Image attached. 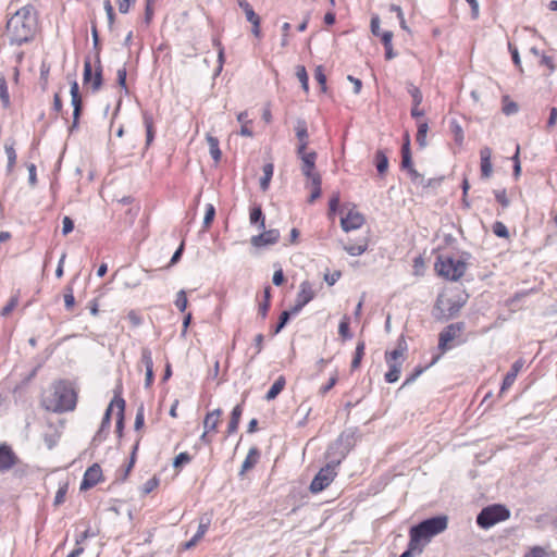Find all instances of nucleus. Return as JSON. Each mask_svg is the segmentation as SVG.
Segmentation results:
<instances>
[{
    "label": "nucleus",
    "mask_w": 557,
    "mask_h": 557,
    "mask_svg": "<svg viewBox=\"0 0 557 557\" xmlns=\"http://www.w3.org/2000/svg\"><path fill=\"white\" fill-rule=\"evenodd\" d=\"M175 306L181 312H184L187 308V297L184 290H180L176 296Z\"/></svg>",
    "instance_id": "864d4df0"
},
{
    "label": "nucleus",
    "mask_w": 557,
    "mask_h": 557,
    "mask_svg": "<svg viewBox=\"0 0 557 557\" xmlns=\"http://www.w3.org/2000/svg\"><path fill=\"white\" fill-rule=\"evenodd\" d=\"M249 220L252 225H258L259 230L265 228V219L260 206H256L250 210Z\"/></svg>",
    "instance_id": "a878e982"
},
{
    "label": "nucleus",
    "mask_w": 557,
    "mask_h": 557,
    "mask_svg": "<svg viewBox=\"0 0 557 557\" xmlns=\"http://www.w3.org/2000/svg\"><path fill=\"white\" fill-rule=\"evenodd\" d=\"M492 150L488 147H483L480 150L481 158V176L488 178L492 175L493 168L491 162Z\"/></svg>",
    "instance_id": "2eb2a0df"
},
{
    "label": "nucleus",
    "mask_w": 557,
    "mask_h": 557,
    "mask_svg": "<svg viewBox=\"0 0 557 557\" xmlns=\"http://www.w3.org/2000/svg\"><path fill=\"white\" fill-rule=\"evenodd\" d=\"M447 523L446 516H434L424 519L410 528L409 536L413 537V542H419L424 546L433 536L445 531Z\"/></svg>",
    "instance_id": "7ed1b4c3"
},
{
    "label": "nucleus",
    "mask_w": 557,
    "mask_h": 557,
    "mask_svg": "<svg viewBox=\"0 0 557 557\" xmlns=\"http://www.w3.org/2000/svg\"><path fill=\"white\" fill-rule=\"evenodd\" d=\"M115 406V403H114V398L111 400V403L109 404L104 414H103V418H102V421H101V426H100V431H103L104 429H108L110 426V423H111V412H112V409L113 407Z\"/></svg>",
    "instance_id": "de8ad7c7"
},
{
    "label": "nucleus",
    "mask_w": 557,
    "mask_h": 557,
    "mask_svg": "<svg viewBox=\"0 0 557 557\" xmlns=\"http://www.w3.org/2000/svg\"><path fill=\"white\" fill-rule=\"evenodd\" d=\"M83 82L85 85L91 83L92 91L99 90L102 86V67L99 64L92 76V66L89 58L84 61Z\"/></svg>",
    "instance_id": "9d476101"
},
{
    "label": "nucleus",
    "mask_w": 557,
    "mask_h": 557,
    "mask_svg": "<svg viewBox=\"0 0 557 557\" xmlns=\"http://www.w3.org/2000/svg\"><path fill=\"white\" fill-rule=\"evenodd\" d=\"M46 408L53 412L73 410L76 405V394L73 387L65 381L53 385L52 393L45 399Z\"/></svg>",
    "instance_id": "f03ea898"
},
{
    "label": "nucleus",
    "mask_w": 557,
    "mask_h": 557,
    "mask_svg": "<svg viewBox=\"0 0 557 557\" xmlns=\"http://www.w3.org/2000/svg\"><path fill=\"white\" fill-rule=\"evenodd\" d=\"M338 462L327 463L325 467L321 468L320 471L315 474L313 480L310 483L311 493H319L326 488L336 476V467Z\"/></svg>",
    "instance_id": "0eeeda50"
},
{
    "label": "nucleus",
    "mask_w": 557,
    "mask_h": 557,
    "mask_svg": "<svg viewBox=\"0 0 557 557\" xmlns=\"http://www.w3.org/2000/svg\"><path fill=\"white\" fill-rule=\"evenodd\" d=\"M295 132H296V137L298 139V144L299 145L304 144L305 146H308L309 134H308L307 123L305 120H302V119L297 120L296 125H295Z\"/></svg>",
    "instance_id": "412c9836"
},
{
    "label": "nucleus",
    "mask_w": 557,
    "mask_h": 557,
    "mask_svg": "<svg viewBox=\"0 0 557 557\" xmlns=\"http://www.w3.org/2000/svg\"><path fill=\"white\" fill-rule=\"evenodd\" d=\"M409 175H410L411 182L416 186H420L422 188H428L434 184L433 178L425 180V177L422 174H420L417 170H412Z\"/></svg>",
    "instance_id": "473e14b6"
},
{
    "label": "nucleus",
    "mask_w": 557,
    "mask_h": 557,
    "mask_svg": "<svg viewBox=\"0 0 557 557\" xmlns=\"http://www.w3.org/2000/svg\"><path fill=\"white\" fill-rule=\"evenodd\" d=\"M556 122H557V108L556 107H550L549 108V116H548V120H547L546 127L547 128L554 127L556 125Z\"/></svg>",
    "instance_id": "774afa93"
},
{
    "label": "nucleus",
    "mask_w": 557,
    "mask_h": 557,
    "mask_svg": "<svg viewBox=\"0 0 557 557\" xmlns=\"http://www.w3.org/2000/svg\"><path fill=\"white\" fill-rule=\"evenodd\" d=\"M140 361L144 364L146 370H152L153 369L152 354H151V350L149 348H147V347L141 348Z\"/></svg>",
    "instance_id": "37998d69"
},
{
    "label": "nucleus",
    "mask_w": 557,
    "mask_h": 557,
    "mask_svg": "<svg viewBox=\"0 0 557 557\" xmlns=\"http://www.w3.org/2000/svg\"><path fill=\"white\" fill-rule=\"evenodd\" d=\"M466 299L461 296H438L434 306L433 315L440 321H448L455 318L465 306Z\"/></svg>",
    "instance_id": "39448f33"
},
{
    "label": "nucleus",
    "mask_w": 557,
    "mask_h": 557,
    "mask_svg": "<svg viewBox=\"0 0 557 557\" xmlns=\"http://www.w3.org/2000/svg\"><path fill=\"white\" fill-rule=\"evenodd\" d=\"M238 5L243 9L247 21H251L252 18L256 20V17L259 16L247 0H238Z\"/></svg>",
    "instance_id": "49530a36"
},
{
    "label": "nucleus",
    "mask_w": 557,
    "mask_h": 557,
    "mask_svg": "<svg viewBox=\"0 0 557 557\" xmlns=\"http://www.w3.org/2000/svg\"><path fill=\"white\" fill-rule=\"evenodd\" d=\"M407 91L412 98V104H416V107H419L423 99L421 90L417 86H414L412 83H408Z\"/></svg>",
    "instance_id": "a19ab883"
},
{
    "label": "nucleus",
    "mask_w": 557,
    "mask_h": 557,
    "mask_svg": "<svg viewBox=\"0 0 557 557\" xmlns=\"http://www.w3.org/2000/svg\"><path fill=\"white\" fill-rule=\"evenodd\" d=\"M290 320L289 314L284 310L278 318V322L274 329V334H278Z\"/></svg>",
    "instance_id": "6e6d98bb"
},
{
    "label": "nucleus",
    "mask_w": 557,
    "mask_h": 557,
    "mask_svg": "<svg viewBox=\"0 0 557 557\" xmlns=\"http://www.w3.org/2000/svg\"><path fill=\"white\" fill-rule=\"evenodd\" d=\"M314 78L319 83V85L321 86V89L323 91H325V89H326V76H325L323 67L321 65L315 67Z\"/></svg>",
    "instance_id": "8fccbe9b"
},
{
    "label": "nucleus",
    "mask_w": 557,
    "mask_h": 557,
    "mask_svg": "<svg viewBox=\"0 0 557 557\" xmlns=\"http://www.w3.org/2000/svg\"><path fill=\"white\" fill-rule=\"evenodd\" d=\"M103 8L108 16L109 26L111 27L114 23L115 14L110 0H104Z\"/></svg>",
    "instance_id": "052dcab7"
},
{
    "label": "nucleus",
    "mask_w": 557,
    "mask_h": 557,
    "mask_svg": "<svg viewBox=\"0 0 557 557\" xmlns=\"http://www.w3.org/2000/svg\"><path fill=\"white\" fill-rule=\"evenodd\" d=\"M494 195L496 200L502 205L503 208H508L510 205V201L507 197L505 189H496L494 190Z\"/></svg>",
    "instance_id": "5fc2aeb1"
},
{
    "label": "nucleus",
    "mask_w": 557,
    "mask_h": 557,
    "mask_svg": "<svg viewBox=\"0 0 557 557\" xmlns=\"http://www.w3.org/2000/svg\"><path fill=\"white\" fill-rule=\"evenodd\" d=\"M508 49H509V51L511 53L512 62L515 63V65L517 67H519L520 72H523L522 66H521L520 54H519V51H518L517 47H515L513 45H511L509 42L508 44Z\"/></svg>",
    "instance_id": "4d7b16f0"
},
{
    "label": "nucleus",
    "mask_w": 557,
    "mask_h": 557,
    "mask_svg": "<svg viewBox=\"0 0 557 557\" xmlns=\"http://www.w3.org/2000/svg\"><path fill=\"white\" fill-rule=\"evenodd\" d=\"M74 228V222L70 216H64L62 220V234L67 235Z\"/></svg>",
    "instance_id": "0e129e2a"
},
{
    "label": "nucleus",
    "mask_w": 557,
    "mask_h": 557,
    "mask_svg": "<svg viewBox=\"0 0 557 557\" xmlns=\"http://www.w3.org/2000/svg\"><path fill=\"white\" fill-rule=\"evenodd\" d=\"M91 36H92V41H94V48L96 50V59H97V62L99 63L100 62V58H99V34H98V29H97V26L96 24L92 23L91 25Z\"/></svg>",
    "instance_id": "13d9d810"
},
{
    "label": "nucleus",
    "mask_w": 557,
    "mask_h": 557,
    "mask_svg": "<svg viewBox=\"0 0 557 557\" xmlns=\"http://www.w3.org/2000/svg\"><path fill=\"white\" fill-rule=\"evenodd\" d=\"M143 120L146 127V145L149 146L154 138L153 117L150 113L144 112Z\"/></svg>",
    "instance_id": "bb28decb"
},
{
    "label": "nucleus",
    "mask_w": 557,
    "mask_h": 557,
    "mask_svg": "<svg viewBox=\"0 0 557 557\" xmlns=\"http://www.w3.org/2000/svg\"><path fill=\"white\" fill-rule=\"evenodd\" d=\"M393 33L389 30L382 32V42L385 48V58L386 60H392L395 57L392 46Z\"/></svg>",
    "instance_id": "2f4dec72"
},
{
    "label": "nucleus",
    "mask_w": 557,
    "mask_h": 557,
    "mask_svg": "<svg viewBox=\"0 0 557 557\" xmlns=\"http://www.w3.org/2000/svg\"><path fill=\"white\" fill-rule=\"evenodd\" d=\"M344 249L350 256L357 257V256L362 255L367 250V243L356 244V245H347L344 247Z\"/></svg>",
    "instance_id": "a18cd8bd"
},
{
    "label": "nucleus",
    "mask_w": 557,
    "mask_h": 557,
    "mask_svg": "<svg viewBox=\"0 0 557 557\" xmlns=\"http://www.w3.org/2000/svg\"><path fill=\"white\" fill-rule=\"evenodd\" d=\"M214 216H215V208L213 205L208 203L206 207V213H205V218H203V226L208 227L212 223Z\"/></svg>",
    "instance_id": "3c124183"
},
{
    "label": "nucleus",
    "mask_w": 557,
    "mask_h": 557,
    "mask_svg": "<svg viewBox=\"0 0 557 557\" xmlns=\"http://www.w3.org/2000/svg\"><path fill=\"white\" fill-rule=\"evenodd\" d=\"M523 364H524V361L522 359H518L512 363L510 371L505 375V377L503 380L500 392L506 391L513 384V382L516 381V377H517L519 371L522 369Z\"/></svg>",
    "instance_id": "dca6fc26"
},
{
    "label": "nucleus",
    "mask_w": 557,
    "mask_h": 557,
    "mask_svg": "<svg viewBox=\"0 0 557 557\" xmlns=\"http://www.w3.org/2000/svg\"><path fill=\"white\" fill-rule=\"evenodd\" d=\"M296 76L299 79L301 87L305 91L309 90V77L304 65H298L296 67Z\"/></svg>",
    "instance_id": "79ce46f5"
},
{
    "label": "nucleus",
    "mask_w": 557,
    "mask_h": 557,
    "mask_svg": "<svg viewBox=\"0 0 557 557\" xmlns=\"http://www.w3.org/2000/svg\"><path fill=\"white\" fill-rule=\"evenodd\" d=\"M374 164L379 174L383 175L388 169V158L383 150H377L374 156Z\"/></svg>",
    "instance_id": "c85d7f7f"
},
{
    "label": "nucleus",
    "mask_w": 557,
    "mask_h": 557,
    "mask_svg": "<svg viewBox=\"0 0 557 557\" xmlns=\"http://www.w3.org/2000/svg\"><path fill=\"white\" fill-rule=\"evenodd\" d=\"M5 153L8 157V169L11 170L16 161V153L12 146L5 145Z\"/></svg>",
    "instance_id": "680f3d73"
},
{
    "label": "nucleus",
    "mask_w": 557,
    "mask_h": 557,
    "mask_svg": "<svg viewBox=\"0 0 557 557\" xmlns=\"http://www.w3.org/2000/svg\"><path fill=\"white\" fill-rule=\"evenodd\" d=\"M493 233L500 238H508L509 237V231L507 226L499 221H496L492 226Z\"/></svg>",
    "instance_id": "c03bdc74"
},
{
    "label": "nucleus",
    "mask_w": 557,
    "mask_h": 557,
    "mask_svg": "<svg viewBox=\"0 0 557 557\" xmlns=\"http://www.w3.org/2000/svg\"><path fill=\"white\" fill-rule=\"evenodd\" d=\"M401 168L408 171V174L411 173L412 170H416L412 166L411 151H410V136L406 134L405 143L401 147Z\"/></svg>",
    "instance_id": "a211bd4d"
},
{
    "label": "nucleus",
    "mask_w": 557,
    "mask_h": 557,
    "mask_svg": "<svg viewBox=\"0 0 557 557\" xmlns=\"http://www.w3.org/2000/svg\"><path fill=\"white\" fill-rule=\"evenodd\" d=\"M207 143L212 159L218 162L221 159L222 152L219 147V139L210 134L207 135Z\"/></svg>",
    "instance_id": "7c9ffc66"
},
{
    "label": "nucleus",
    "mask_w": 557,
    "mask_h": 557,
    "mask_svg": "<svg viewBox=\"0 0 557 557\" xmlns=\"http://www.w3.org/2000/svg\"><path fill=\"white\" fill-rule=\"evenodd\" d=\"M222 411L221 409H214L213 411L209 412L203 421L205 430L207 431H214L219 423V418L221 416Z\"/></svg>",
    "instance_id": "cd10ccee"
},
{
    "label": "nucleus",
    "mask_w": 557,
    "mask_h": 557,
    "mask_svg": "<svg viewBox=\"0 0 557 557\" xmlns=\"http://www.w3.org/2000/svg\"><path fill=\"white\" fill-rule=\"evenodd\" d=\"M428 131H429L428 122L424 121V122H420L418 124L417 144L419 145L420 148H425L428 145V143H426Z\"/></svg>",
    "instance_id": "e433bc0d"
},
{
    "label": "nucleus",
    "mask_w": 557,
    "mask_h": 557,
    "mask_svg": "<svg viewBox=\"0 0 557 557\" xmlns=\"http://www.w3.org/2000/svg\"><path fill=\"white\" fill-rule=\"evenodd\" d=\"M285 383H286L285 377L278 376L275 380V382L272 384V386L270 387L268 393L265 394V399L268 401L275 399L277 397V395L283 391Z\"/></svg>",
    "instance_id": "393cba45"
},
{
    "label": "nucleus",
    "mask_w": 557,
    "mask_h": 557,
    "mask_svg": "<svg viewBox=\"0 0 557 557\" xmlns=\"http://www.w3.org/2000/svg\"><path fill=\"white\" fill-rule=\"evenodd\" d=\"M301 160V172L304 175H310L315 169L317 153L309 151L307 156H302Z\"/></svg>",
    "instance_id": "b1692460"
},
{
    "label": "nucleus",
    "mask_w": 557,
    "mask_h": 557,
    "mask_svg": "<svg viewBox=\"0 0 557 557\" xmlns=\"http://www.w3.org/2000/svg\"><path fill=\"white\" fill-rule=\"evenodd\" d=\"M0 99L2 107L8 109L11 104L8 84L3 74H0Z\"/></svg>",
    "instance_id": "c9c22d12"
},
{
    "label": "nucleus",
    "mask_w": 557,
    "mask_h": 557,
    "mask_svg": "<svg viewBox=\"0 0 557 557\" xmlns=\"http://www.w3.org/2000/svg\"><path fill=\"white\" fill-rule=\"evenodd\" d=\"M102 479V470L98 463L91 465L84 473L81 491H87L98 484Z\"/></svg>",
    "instance_id": "f8f14e48"
},
{
    "label": "nucleus",
    "mask_w": 557,
    "mask_h": 557,
    "mask_svg": "<svg viewBox=\"0 0 557 557\" xmlns=\"http://www.w3.org/2000/svg\"><path fill=\"white\" fill-rule=\"evenodd\" d=\"M114 403H115V407L117 408V413H116V432L119 433V435L122 434L123 432V428H124V410H125V400L115 395L114 396Z\"/></svg>",
    "instance_id": "aec40b11"
},
{
    "label": "nucleus",
    "mask_w": 557,
    "mask_h": 557,
    "mask_svg": "<svg viewBox=\"0 0 557 557\" xmlns=\"http://www.w3.org/2000/svg\"><path fill=\"white\" fill-rule=\"evenodd\" d=\"M263 176L260 178V188L265 191L269 188L271 178L273 176L274 166L272 163L263 165Z\"/></svg>",
    "instance_id": "f704fd0d"
},
{
    "label": "nucleus",
    "mask_w": 557,
    "mask_h": 557,
    "mask_svg": "<svg viewBox=\"0 0 557 557\" xmlns=\"http://www.w3.org/2000/svg\"><path fill=\"white\" fill-rule=\"evenodd\" d=\"M315 296L312 285L309 281H304L299 286V292L296 296V300L301 305L306 306Z\"/></svg>",
    "instance_id": "f3484780"
},
{
    "label": "nucleus",
    "mask_w": 557,
    "mask_h": 557,
    "mask_svg": "<svg viewBox=\"0 0 557 557\" xmlns=\"http://www.w3.org/2000/svg\"><path fill=\"white\" fill-rule=\"evenodd\" d=\"M144 423H145V416H144V407L141 406L137 410V413H136V417H135V423H134L135 430L141 429L144 426Z\"/></svg>",
    "instance_id": "69168bd1"
},
{
    "label": "nucleus",
    "mask_w": 557,
    "mask_h": 557,
    "mask_svg": "<svg viewBox=\"0 0 557 557\" xmlns=\"http://www.w3.org/2000/svg\"><path fill=\"white\" fill-rule=\"evenodd\" d=\"M37 29V11L30 4L17 10L7 22V33L11 45L22 46L32 41Z\"/></svg>",
    "instance_id": "f257e3e1"
},
{
    "label": "nucleus",
    "mask_w": 557,
    "mask_h": 557,
    "mask_svg": "<svg viewBox=\"0 0 557 557\" xmlns=\"http://www.w3.org/2000/svg\"><path fill=\"white\" fill-rule=\"evenodd\" d=\"M191 460V457L188 453L184 451V453H180L175 458H174V461H173V467L174 468H181L182 466L188 463L189 461Z\"/></svg>",
    "instance_id": "603ef678"
},
{
    "label": "nucleus",
    "mask_w": 557,
    "mask_h": 557,
    "mask_svg": "<svg viewBox=\"0 0 557 557\" xmlns=\"http://www.w3.org/2000/svg\"><path fill=\"white\" fill-rule=\"evenodd\" d=\"M423 545L419 542H413V537L410 536L407 549L399 557H414L422 553Z\"/></svg>",
    "instance_id": "72a5a7b5"
},
{
    "label": "nucleus",
    "mask_w": 557,
    "mask_h": 557,
    "mask_svg": "<svg viewBox=\"0 0 557 557\" xmlns=\"http://www.w3.org/2000/svg\"><path fill=\"white\" fill-rule=\"evenodd\" d=\"M466 327L463 322L447 325L438 335V349L445 352L450 347L448 343L454 341Z\"/></svg>",
    "instance_id": "1a4fd4ad"
},
{
    "label": "nucleus",
    "mask_w": 557,
    "mask_h": 557,
    "mask_svg": "<svg viewBox=\"0 0 557 557\" xmlns=\"http://www.w3.org/2000/svg\"><path fill=\"white\" fill-rule=\"evenodd\" d=\"M312 186V188H321L322 180L319 173L315 171L310 172V175H305Z\"/></svg>",
    "instance_id": "e2e57ef3"
},
{
    "label": "nucleus",
    "mask_w": 557,
    "mask_h": 557,
    "mask_svg": "<svg viewBox=\"0 0 557 557\" xmlns=\"http://www.w3.org/2000/svg\"><path fill=\"white\" fill-rule=\"evenodd\" d=\"M137 0H117L119 11L122 14H126L129 11L132 4H135Z\"/></svg>",
    "instance_id": "338daca9"
},
{
    "label": "nucleus",
    "mask_w": 557,
    "mask_h": 557,
    "mask_svg": "<svg viewBox=\"0 0 557 557\" xmlns=\"http://www.w3.org/2000/svg\"><path fill=\"white\" fill-rule=\"evenodd\" d=\"M71 104L73 107V122L72 125L69 127L70 133H73L75 129L78 128L79 124V117L83 112V100L79 94V87L78 83L76 81H73L71 83Z\"/></svg>",
    "instance_id": "6e6552de"
},
{
    "label": "nucleus",
    "mask_w": 557,
    "mask_h": 557,
    "mask_svg": "<svg viewBox=\"0 0 557 557\" xmlns=\"http://www.w3.org/2000/svg\"><path fill=\"white\" fill-rule=\"evenodd\" d=\"M211 519L208 516H202L199 521L198 530L193 537L199 542L208 531Z\"/></svg>",
    "instance_id": "58836bf2"
},
{
    "label": "nucleus",
    "mask_w": 557,
    "mask_h": 557,
    "mask_svg": "<svg viewBox=\"0 0 557 557\" xmlns=\"http://www.w3.org/2000/svg\"><path fill=\"white\" fill-rule=\"evenodd\" d=\"M388 364V371L385 373V381L387 383H395L398 381L401 370V362H391Z\"/></svg>",
    "instance_id": "c756f323"
},
{
    "label": "nucleus",
    "mask_w": 557,
    "mask_h": 557,
    "mask_svg": "<svg viewBox=\"0 0 557 557\" xmlns=\"http://www.w3.org/2000/svg\"><path fill=\"white\" fill-rule=\"evenodd\" d=\"M435 270L437 274L444 278L457 282L463 276L467 270V263L463 260L455 259L450 256L440 255L435 262Z\"/></svg>",
    "instance_id": "20e7f679"
},
{
    "label": "nucleus",
    "mask_w": 557,
    "mask_h": 557,
    "mask_svg": "<svg viewBox=\"0 0 557 557\" xmlns=\"http://www.w3.org/2000/svg\"><path fill=\"white\" fill-rule=\"evenodd\" d=\"M18 305V296L17 295H14L10 298V300L8 301V304L2 308L1 310V315L2 317H7L9 315L14 309L15 307Z\"/></svg>",
    "instance_id": "09e8293b"
},
{
    "label": "nucleus",
    "mask_w": 557,
    "mask_h": 557,
    "mask_svg": "<svg viewBox=\"0 0 557 557\" xmlns=\"http://www.w3.org/2000/svg\"><path fill=\"white\" fill-rule=\"evenodd\" d=\"M262 231H263L262 233L251 237L250 243L253 247L262 248L265 246L274 245L278 242L280 236H281L278 230L272 228V230H268V231H264V230H262Z\"/></svg>",
    "instance_id": "9b49d317"
},
{
    "label": "nucleus",
    "mask_w": 557,
    "mask_h": 557,
    "mask_svg": "<svg viewBox=\"0 0 557 557\" xmlns=\"http://www.w3.org/2000/svg\"><path fill=\"white\" fill-rule=\"evenodd\" d=\"M430 366L428 367H417L413 372L406 379V381L404 382V385H409L411 383H413L423 372L425 369H428Z\"/></svg>",
    "instance_id": "bf43d9fd"
},
{
    "label": "nucleus",
    "mask_w": 557,
    "mask_h": 557,
    "mask_svg": "<svg viewBox=\"0 0 557 557\" xmlns=\"http://www.w3.org/2000/svg\"><path fill=\"white\" fill-rule=\"evenodd\" d=\"M510 516V511L499 504L483 508L476 516V523L482 529H490L500 521H505Z\"/></svg>",
    "instance_id": "423d86ee"
},
{
    "label": "nucleus",
    "mask_w": 557,
    "mask_h": 557,
    "mask_svg": "<svg viewBox=\"0 0 557 557\" xmlns=\"http://www.w3.org/2000/svg\"><path fill=\"white\" fill-rule=\"evenodd\" d=\"M364 348H366L364 342L360 341V342L357 343L355 355H354V358H352V361H351V369L352 370L359 368V366L361 363V360H362V357L364 355Z\"/></svg>",
    "instance_id": "4c0bfd02"
},
{
    "label": "nucleus",
    "mask_w": 557,
    "mask_h": 557,
    "mask_svg": "<svg viewBox=\"0 0 557 557\" xmlns=\"http://www.w3.org/2000/svg\"><path fill=\"white\" fill-rule=\"evenodd\" d=\"M242 414H243V406L242 405L235 406L232 410L231 419H230V422L227 425V434L228 435H231L237 431Z\"/></svg>",
    "instance_id": "4be33fe9"
},
{
    "label": "nucleus",
    "mask_w": 557,
    "mask_h": 557,
    "mask_svg": "<svg viewBox=\"0 0 557 557\" xmlns=\"http://www.w3.org/2000/svg\"><path fill=\"white\" fill-rule=\"evenodd\" d=\"M364 223V218L358 211L350 210L345 216L341 219V226L344 232L358 230Z\"/></svg>",
    "instance_id": "4468645a"
},
{
    "label": "nucleus",
    "mask_w": 557,
    "mask_h": 557,
    "mask_svg": "<svg viewBox=\"0 0 557 557\" xmlns=\"http://www.w3.org/2000/svg\"><path fill=\"white\" fill-rule=\"evenodd\" d=\"M407 349V344L405 342L404 338H400L397 343V347L392 350V351H387L385 354V360L387 363H391V362H401L403 363V356H404V352L405 350Z\"/></svg>",
    "instance_id": "6ab92c4d"
},
{
    "label": "nucleus",
    "mask_w": 557,
    "mask_h": 557,
    "mask_svg": "<svg viewBox=\"0 0 557 557\" xmlns=\"http://www.w3.org/2000/svg\"><path fill=\"white\" fill-rule=\"evenodd\" d=\"M350 319L348 315H344L338 325V333L343 339H350L352 334L349 330Z\"/></svg>",
    "instance_id": "ea45409f"
},
{
    "label": "nucleus",
    "mask_w": 557,
    "mask_h": 557,
    "mask_svg": "<svg viewBox=\"0 0 557 557\" xmlns=\"http://www.w3.org/2000/svg\"><path fill=\"white\" fill-rule=\"evenodd\" d=\"M17 456L13 449L7 445H0V472H7L17 463Z\"/></svg>",
    "instance_id": "ddd939ff"
},
{
    "label": "nucleus",
    "mask_w": 557,
    "mask_h": 557,
    "mask_svg": "<svg viewBox=\"0 0 557 557\" xmlns=\"http://www.w3.org/2000/svg\"><path fill=\"white\" fill-rule=\"evenodd\" d=\"M259 450L257 447H251L242 465V470L239 472L240 475H243L246 471L251 469L258 461L259 458Z\"/></svg>",
    "instance_id": "5701e85b"
}]
</instances>
